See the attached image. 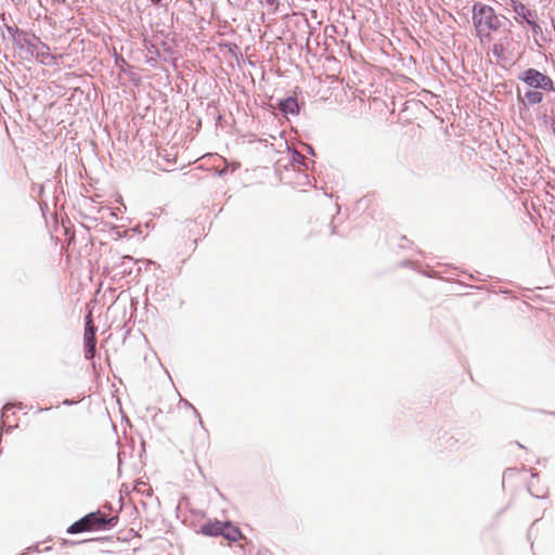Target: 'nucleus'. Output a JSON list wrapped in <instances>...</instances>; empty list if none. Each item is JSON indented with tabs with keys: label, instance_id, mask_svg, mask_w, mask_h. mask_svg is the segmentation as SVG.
Masks as SVG:
<instances>
[{
	"label": "nucleus",
	"instance_id": "423d86ee",
	"mask_svg": "<svg viewBox=\"0 0 555 555\" xmlns=\"http://www.w3.org/2000/svg\"><path fill=\"white\" fill-rule=\"evenodd\" d=\"M225 528V524H222L220 521L206 524L203 526L202 531L206 535H219L223 533V530Z\"/></svg>",
	"mask_w": 555,
	"mask_h": 555
},
{
	"label": "nucleus",
	"instance_id": "6e6552de",
	"mask_svg": "<svg viewBox=\"0 0 555 555\" xmlns=\"http://www.w3.org/2000/svg\"><path fill=\"white\" fill-rule=\"evenodd\" d=\"M222 535L229 540L236 541L241 537V532L237 528L232 527L230 524H225Z\"/></svg>",
	"mask_w": 555,
	"mask_h": 555
},
{
	"label": "nucleus",
	"instance_id": "f257e3e1",
	"mask_svg": "<svg viewBox=\"0 0 555 555\" xmlns=\"http://www.w3.org/2000/svg\"><path fill=\"white\" fill-rule=\"evenodd\" d=\"M473 23L480 44L492 43L493 56L502 59L512 52V23L506 16L496 14L492 7L478 2L473 7Z\"/></svg>",
	"mask_w": 555,
	"mask_h": 555
},
{
	"label": "nucleus",
	"instance_id": "9d476101",
	"mask_svg": "<svg viewBox=\"0 0 555 555\" xmlns=\"http://www.w3.org/2000/svg\"><path fill=\"white\" fill-rule=\"evenodd\" d=\"M12 408V405L10 404H7L3 406V412H2V416H5L7 412Z\"/></svg>",
	"mask_w": 555,
	"mask_h": 555
},
{
	"label": "nucleus",
	"instance_id": "1a4fd4ad",
	"mask_svg": "<svg viewBox=\"0 0 555 555\" xmlns=\"http://www.w3.org/2000/svg\"><path fill=\"white\" fill-rule=\"evenodd\" d=\"M525 98L530 104H538L542 101L543 95L540 91L530 90L526 92Z\"/></svg>",
	"mask_w": 555,
	"mask_h": 555
},
{
	"label": "nucleus",
	"instance_id": "39448f33",
	"mask_svg": "<svg viewBox=\"0 0 555 555\" xmlns=\"http://www.w3.org/2000/svg\"><path fill=\"white\" fill-rule=\"evenodd\" d=\"M512 9L518 17L525 20L530 26H532L533 29L538 27L534 21L532 20L533 12L528 10L522 3L512 1Z\"/></svg>",
	"mask_w": 555,
	"mask_h": 555
},
{
	"label": "nucleus",
	"instance_id": "20e7f679",
	"mask_svg": "<svg viewBox=\"0 0 555 555\" xmlns=\"http://www.w3.org/2000/svg\"><path fill=\"white\" fill-rule=\"evenodd\" d=\"M95 331L96 328L92 323L91 312H89L85 330V357L87 359H92L95 353Z\"/></svg>",
	"mask_w": 555,
	"mask_h": 555
},
{
	"label": "nucleus",
	"instance_id": "9b49d317",
	"mask_svg": "<svg viewBox=\"0 0 555 555\" xmlns=\"http://www.w3.org/2000/svg\"><path fill=\"white\" fill-rule=\"evenodd\" d=\"M554 131H555V128H554Z\"/></svg>",
	"mask_w": 555,
	"mask_h": 555
},
{
	"label": "nucleus",
	"instance_id": "7ed1b4c3",
	"mask_svg": "<svg viewBox=\"0 0 555 555\" xmlns=\"http://www.w3.org/2000/svg\"><path fill=\"white\" fill-rule=\"evenodd\" d=\"M525 81L532 88L543 90H551L553 87V82L550 77L532 68L525 73Z\"/></svg>",
	"mask_w": 555,
	"mask_h": 555
},
{
	"label": "nucleus",
	"instance_id": "0eeeda50",
	"mask_svg": "<svg viewBox=\"0 0 555 555\" xmlns=\"http://www.w3.org/2000/svg\"><path fill=\"white\" fill-rule=\"evenodd\" d=\"M280 108L284 113L296 114L298 112V104L294 98H287L281 102Z\"/></svg>",
	"mask_w": 555,
	"mask_h": 555
},
{
	"label": "nucleus",
	"instance_id": "f03ea898",
	"mask_svg": "<svg viewBox=\"0 0 555 555\" xmlns=\"http://www.w3.org/2000/svg\"><path fill=\"white\" fill-rule=\"evenodd\" d=\"M116 518H107L101 512H94L86 515L68 528L69 533H79L82 531L102 530L108 526H114Z\"/></svg>",
	"mask_w": 555,
	"mask_h": 555
}]
</instances>
